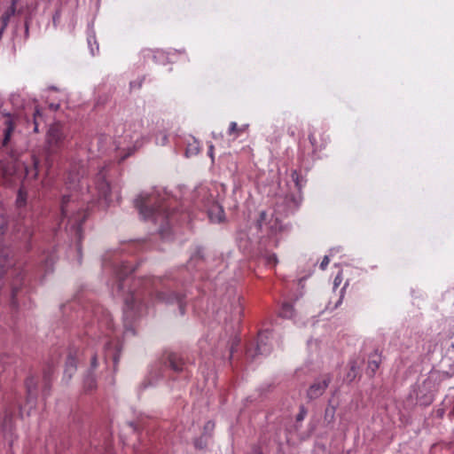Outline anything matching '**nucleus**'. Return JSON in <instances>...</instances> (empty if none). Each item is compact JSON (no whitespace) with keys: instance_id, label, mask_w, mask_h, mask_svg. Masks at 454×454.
<instances>
[{"instance_id":"c756f323","label":"nucleus","mask_w":454,"mask_h":454,"mask_svg":"<svg viewBox=\"0 0 454 454\" xmlns=\"http://www.w3.org/2000/svg\"><path fill=\"white\" fill-rule=\"evenodd\" d=\"M90 366L92 370L98 366V357L96 355L91 357Z\"/></svg>"},{"instance_id":"9b49d317","label":"nucleus","mask_w":454,"mask_h":454,"mask_svg":"<svg viewBox=\"0 0 454 454\" xmlns=\"http://www.w3.org/2000/svg\"><path fill=\"white\" fill-rule=\"evenodd\" d=\"M208 217L212 223H222L225 220V213L219 204L212 205L208 209Z\"/></svg>"},{"instance_id":"393cba45","label":"nucleus","mask_w":454,"mask_h":454,"mask_svg":"<svg viewBox=\"0 0 454 454\" xmlns=\"http://www.w3.org/2000/svg\"><path fill=\"white\" fill-rule=\"evenodd\" d=\"M215 428V423L213 421H207L204 426V433L210 434Z\"/></svg>"},{"instance_id":"e433bc0d","label":"nucleus","mask_w":454,"mask_h":454,"mask_svg":"<svg viewBox=\"0 0 454 454\" xmlns=\"http://www.w3.org/2000/svg\"><path fill=\"white\" fill-rule=\"evenodd\" d=\"M44 378H45V380L47 381V380H48V375H47V374H45V375H44Z\"/></svg>"},{"instance_id":"2f4dec72","label":"nucleus","mask_w":454,"mask_h":454,"mask_svg":"<svg viewBox=\"0 0 454 454\" xmlns=\"http://www.w3.org/2000/svg\"><path fill=\"white\" fill-rule=\"evenodd\" d=\"M213 152H214V146L213 145H210L209 146V155L210 157L213 159L214 155H213Z\"/></svg>"},{"instance_id":"6ab92c4d","label":"nucleus","mask_w":454,"mask_h":454,"mask_svg":"<svg viewBox=\"0 0 454 454\" xmlns=\"http://www.w3.org/2000/svg\"><path fill=\"white\" fill-rule=\"evenodd\" d=\"M307 413H308V411L305 408V406L304 405H300L299 412H298V414L296 415V418H295L296 424L301 423L305 419V417L307 416Z\"/></svg>"},{"instance_id":"4468645a","label":"nucleus","mask_w":454,"mask_h":454,"mask_svg":"<svg viewBox=\"0 0 454 454\" xmlns=\"http://www.w3.org/2000/svg\"><path fill=\"white\" fill-rule=\"evenodd\" d=\"M359 367L357 364L356 360H351L349 361V371L347 373V380L351 382L353 381L357 374H358Z\"/></svg>"},{"instance_id":"39448f33","label":"nucleus","mask_w":454,"mask_h":454,"mask_svg":"<svg viewBox=\"0 0 454 454\" xmlns=\"http://www.w3.org/2000/svg\"><path fill=\"white\" fill-rule=\"evenodd\" d=\"M332 381L330 374H324L316 379L314 382L307 389V397L309 400H315L324 395Z\"/></svg>"},{"instance_id":"9d476101","label":"nucleus","mask_w":454,"mask_h":454,"mask_svg":"<svg viewBox=\"0 0 454 454\" xmlns=\"http://www.w3.org/2000/svg\"><path fill=\"white\" fill-rule=\"evenodd\" d=\"M382 362V355L378 349H375L369 356L367 373L373 377L376 371L380 368Z\"/></svg>"},{"instance_id":"b1692460","label":"nucleus","mask_w":454,"mask_h":454,"mask_svg":"<svg viewBox=\"0 0 454 454\" xmlns=\"http://www.w3.org/2000/svg\"><path fill=\"white\" fill-rule=\"evenodd\" d=\"M309 139L311 145L314 147L315 151L321 149V147L323 146V145H319L317 143V141L313 134H310L309 136Z\"/></svg>"},{"instance_id":"58836bf2","label":"nucleus","mask_w":454,"mask_h":454,"mask_svg":"<svg viewBox=\"0 0 454 454\" xmlns=\"http://www.w3.org/2000/svg\"><path fill=\"white\" fill-rule=\"evenodd\" d=\"M431 402H432V398L430 397V398H428V402L427 403H430Z\"/></svg>"},{"instance_id":"2eb2a0df","label":"nucleus","mask_w":454,"mask_h":454,"mask_svg":"<svg viewBox=\"0 0 454 454\" xmlns=\"http://www.w3.org/2000/svg\"><path fill=\"white\" fill-rule=\"evenodd\" d=\"M84 387L87 391L94 390L97 387L96 378L93 373L89 372L84 379Z\"/></svg>"},{"instance_id":"473e14b6","label":"nucleus","mask_w":454,"mask_h":454,"mask_svg":"<svg viewBox=\"0 0 454 454\" xmlns=\"http://www.w3.org/2000/svg\"><path fill=\"white\" fill-rule=\"evenodd\" d=\"M179 308H180V312L182 315L184 314V307L183 306V304L181 302H179Z\"/></svg>"},{"instance_id":"412c9836","label":"nucleus","mask_w":454,"mask_h":454,"mask_svg":"<svg viewBox=\"0 0 454 454\" xmlns=\"http://www.w3.org/2000/svg\"><path fill=\"white\" fill-rule=\"evenodd\" d=\"M26 384H27V392H28L29 395H31L36 387L34 379L33 378L27 379Z\"/></svg>"},{"instance_id":"dca6fc26","label":"nucleus","mask_w":454,"mask_h":454,"mask_svg":"<svg viewBox=\"0 0 454 454\" xmlns=\"http://www.w3.org/2000/svg\"><path fill=\"white\" fill-rule=\"evenodd\" d=\"M43 120V114L37 107L35 109L33 113V131L35 133H38V126L40 123V121Z\"/></svg>"},{"instance_id":"423d86ee","label":"nucleus","mask_w":454,"mask_h":454,"mask_svg":"<svg viewBox=\"0 0 454 454\" xmlns=\"http://www.w3.org/2000/svg\"><path fill=\"white\" fill-rule=\"evenodd\" d=\"M17 124V116L11 114H5L4 115V129H3V140L2 145L4 147L8 146L11 144L12 137L14 133Z\"/></svg>"},{"instance_id":"1a4fd4ad","label":"nucleus","mask_w":454,"mask_h":454,"mask_svg":"<svg viewBox=\"0 0 454 454\" xmlns=\"http://www.w3.org/2000/svg\"><path fill=\"white\" fill-rule=\"evenodd\" d=\"M162 359L164 360V364H168L174 372H180L184 370V360L177 354L166 352Z\"/></svg>"},{"instance_id":"a211bd4d","label":"nucleus","mask_w":454,"mask_h":454,"mask_svg":"<svg viewBox=\"0 0 454 454\" xmlns=\"http://www.w3.org/2000/svg\"><path fill=\"white\" fill-rule=\"evenodd\" d=\"M247 127V125H245L242 128H238L237 123L235 121H232L230 124L228 133H229V135L237 133V136H238L240 132L245 131Z\"/></svg>"},{"instance_id":"a878e982","label":"nucleus","mask_w":454,"mask_h":454,"mask_svg":"<svg viewBox=\"0 0 454 454\" xmlns=\"http://www.w3.org/2000/svg\"><path fill=\"white\" fill-rule=\"evenodd\" d=\"M6 219L2 215H0V235L4 233L6 228Z\"/></svg>"},{"instance_id":"5701e85b","label":"nucleus","mask_w":454,"mask_h":454,"mask_svg":"<svg viewBox=\"0 0 454 454\" xmlns=\"http://www.w3.org/2000/svg\"><path fill=\"white\" fill-rule=\"evenodd\" d=\"M25 203H26V195L21 191H20L17 200H16V204L18 207H22L25 205Z\"/></svg>"},{"instance_id":"c85d7f7f","label":"nucleus","mask_w":454,"mask_h":454,"mask_svg":"<svg viewBox=\"0 0 454 454\" xmlns=\"http://www.w3.org/2000/svg\"><path fill=\"white\" fill-rule=\"evenodd\" d=\"M266 217H267V213L265 211H262L260 213V217H259V220H258V223H259L260 226H261L262 223L266 220Z\"/></svg>"},{"instance_id":"7c9ffc66","label":"nucleus","mask_w":454,"mask_h":454,"mask_svg":"<svg viewBox=\"0 0 454 454\" xmlns=\"http://www.w3.org/2000/svg\"><path fill=\"white\" fill-rule=\"evenodd\" d=\"M50 393V386L48 384V382L45 383V387H44V390H43V395H49Z\"/></svg>"},{"instance_id":"4c0bfd02","label":"nucleus","mask_w":454,"mask_h":454,"mask_svg":"<svg viewBox=\"0 0 454 454\" xmlns=\"http://www.w3.org/2000/svg\"><path fill=\"white\" fill-rule=\"evenodd\" d=\"M126 304H127L128 307H129V303L128 300H126Z\"/></svg>"},{"instance_id":"bb28decb","label":"nucleus","mask_w":454,"mask_h":454,"mask_svg":"<svg viewBox=\"0 0 454 454\" xmlns=\"http://www.w3.org/2000/svg\"><path fill=\"white\" fill-rule=\"evenodd\" d=\"M329 261H330V260H329V257H328L327 255H325V256L323 258V260H322V262H321V263H320V268H321V270H325V269H326V267H327V265H328V263H329Z\"/></svg>"},{"instance_id":"f03ea898","label":"nucleus","mask_w":454,"mask_h":454,"mask_svg":"<svg viewBox=\"0 0 454 454\" xmlns=\"http://www.w3.org/2000/svg\"><path fill=\"white\" fill-rule=\"evenodd\" d=\"M61 215L67 219V225L74 229L79 243L82 240V223L86 219V213L71 199L64 195L61 202Z\"/></svg>"},{"instance_id":"72a5a7b5","label":"nucleus","mask_w":454,"mask_h":454,"mask_svg":"<svg viewBox=\"0 0 454 454\" xmlns=\"http://www.w3.org/2000/svg\"><path fill=\"white\" fill-rule=\"evenodd\" d=\"M4 265H2V264L0 265V277H1V276L3 275V273H4Z\"/></svg>"},{"instance_id":"0eeeda50","label":"nucleus","mask_w":454,"mask_h":454,"mask_svg":"<svg viewBox=\"0 0 454 454\" xmlns=\"http://www.w3.org/2000/svg\"><path fill=\"white\" fill-rule=\"evenodd\" d=\"M272 350V346L268 341V337L265 334H260L256 349L254 352L252 350L247 351V356L254 359L257 355H269Z\"/></svg>"},{"instance_id":"f704fd0d","label":"nucleus","mask_w":454,"mask_h":454,"mask_svg":"<svg viewBox=\"0 0 454 454\" xmlns=\"http://www.w3.org/2000/svg\"><path fill=\"white\" fill-rule=\"evenodd\" d=\"M338 278H334V284L337 286L339 284V281H337Z\"/></svg>"},{"instance_id":"6e6552de","label":"nucleus","mask_w":454,"mask_h":454,"mask_svg":"<svg viewBox=\"0 0 454 454\" xmlns=\"http://www.w3.org/2000/svg\"><path fill=\"white\" fill-rule=\"evenodd\" d=\"M77 349H70L68 355L67 356L65 370H64V377L68 380H71L73 375L75 373L77 369Z\"/></svg>"},{"instance_id":"f257e3e1","label":"nucleus","mask_w":454,"mask_h":454,"mask_svg":"<svg viewBox=\"0 0 454 454\" xmlns=\"http://www.w3.org/2000/svg\"><path fill=\"white\" fill-rule=\"evenodd\" d=\"M135 207L144 220L161 223L168 218V212L162 205H155V196L142 192L134 200Z\"/></svg>"},{"instance_id":"f8f14e48","label":"nucleus","mask_w":454,"mask_h":454,"mask_svg":"<svg viewBox=\"0 0 454 454\" xmlns=\"http://www.w3.org/2000/svg\"><path fill=\"white\" fill-rule=\"evenodd\" d=\"M16 4L17 0H12L11 6L4 12L1 18L2 26L1 27L6 29L10 19L15 14L16 12Z\"/></svg>"},{"instance_id":"4be33fe9","label":"nucleus","mask_w":454,"mask_h":454,"mask_svg":"<svg viewBox=\"0 0 454 454\" xmlns=\"http://www.w3.org/2000/svg\"><path fill=\"white\" fill-rule=\"evenodd\" d=\"M265 261L267 264L276 265L278 263V258L275 254L265 255Z\"/></svg>"},{"instance_id":"cd10ccee","label":"nucleus","mask_w":454,"mask_h":454,"mask_svg":"<svg viewBox=\"0 0 454 454\" xmlns=\"http://www.w3.org/2000/svg\"><path fill=\"white\" fill-rule=\"evenodd\" d=\"M101 192L104 196H106L109 192V185L107 184H102Z\"/></svg>"},{"instance_id":"ea45409f","label":"nucleus","mask_w":454,"mask_h":454,"mask_svg":"<svg viewBox=\"0 0 454 454\" xmlns=\"http://www.w3.org/2000/svg\"><path fill=\"white\" fill-rule=\"evenodd\" d=\"M333 413H334V409H333V411H332V418L333 417Z\"/></svg>"},{"instance_id":"ddd939ff","label":"nucleus","mask_w":454,"mask_h":454,"mask_svg":"<svg viewBox=\"0 0 454 454\" xmlns=\"http://www.w3.org/2000/svg\"><path fill=\"white\" fill-rule=\"evenodd\" d=\"M291 178L294 183L297 190L299 192L301 191L306 183V180L303 178V176L297 170L294 169L291 173Z\"/></svg>"},{"instance_id":"f3484780","label":"nucleus","mask_w":454,"mask_h":454,"mask_svg":"<svg viewBox=\"0 0 454 454\" xmlns=\"http://www.w3.org/2000/svg\"><path fill=\"white\" fill-rule=\"evenodd\" d=\"M294 314V306L290 303H285L282 306L280 315L284 317H292Z\"/></svg>"},{"instance_id":"c9c22d12","label":"nucleus","mask_w":454,"mask_h":454,"mask_svg":"<svg viewBox=\"0 0 454 454\" xmlns=\"http://www.w3.org/2000/svg\"><path fill=\"white\" fill-rule=\"evenodd\" d=\"M338 278H334V284L337 286L339 284V281H337Z\"/></svg>"},{"instance_id":"aec40b11","label":"nucleus","mask_w":454,"mask_h":454,"mask_svg":"<svg viewBox=\"0 0 454 454\" xmlns=\"http://www.w3.org/2000/svg\"><path fill=\"white\" fill-rule=\"evenodd\" d=\"M194 446L196 449L202 450L207 446V441L203 436H200L194 440Z\"/></svg>"},{"instance_id":"20e7f679","label":"nucleus","mask_w":454,"mask_h":454,"mask_svg":"<svg viewBox=\"0 0 454 454\" xmlns=\"http://www.w3.org/2000/svg\"><path fill=\"white\" fill-rule=\"evenodd\" d=\"M32 163L33 169L29 170L23 161L12 157V160L6 162L2 168L3 176L6 181L10 183L16 177L20 178L23 172L25 173V176L31 175L32 177L35 178L38 174L37 168L39 165V160L35 155H32Z\"/></svg>"},{"instance_id":"7ed1b4c3","label":"nucleus","mask_w":454,"mask_h":454,"mask_svg":"<svg viewBox=\"0 0 454 454\" xmlns=\"http://www.w3.org/2000/svg\"><path fill=\"white\" fill-rule=\"evenodd\" d=\"M67 134L65 128L60 123L50 125L45 135L44 153L46 161H50L51 156L58 153L65 147Z\"/></svg>"}]
</instances>
